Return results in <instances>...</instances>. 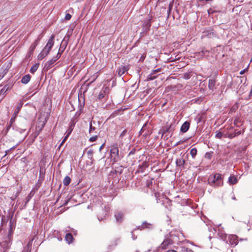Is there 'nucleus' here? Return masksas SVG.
<instances>
[{
	"instance_id": "f257e3e1",
	"label": "nucleus",
	"mask_w": 252,
	"mask_h": 252,
	"mask_svg": "<svg viewBox=\"0 0 252 252\" xmlns=\"http://www.w3.org/2000/svg\"><path fill=\"white\" fill-rule=\"evenodd\" d=\"M208 183L213 187H219L223 184L221 180V176L220 174L216 173L214 175L210 176L208 179Z\"/></svg>"
},
{
	"instance_id": "f03ea898",
	"label": "nucleus",
	"mask_w": 252,
	"mask_h": 252,
	"mask_svg": "<svg viewBox=\"0 0 252 252\" xmlns=\"http://www.w3.org/2000/svg\"><path fill=\"white\" fill-rule=\"evenodd\" d=\"M111 158L114 162L118 161L119 159V149L117 145L113 146L110 150Z\"/></svg>"
},
{
	"instance_id": "7ed1b4c3",
	"label": "nucleus",
	"mask_w": 252,
	"mask_h": 252,
	"mask_svg": "<svg viewBox=\"0 0 252 252\" xmlns=\"http://www.w3.org/2000/svg\"><path fill=\"white\" fill-rule=\"evenodd\" d=\"M54 35L52 34L49 39L46 45L44 47L43 49H44L46 52L50 53V50L54 44Z\"/></svg>"
},
{
	"instance_id": "20e7f679",
	"label": "nucleus",
	"mask_w": 252,
	"mask_h": 252,
	"mask_svg": "<svg viewBox=\"0 0 252 252\" xmlns=\"http://www.w3.org/2000/svg\"><path fill=\"white\" fill-rule=\"evenodd\" d=\"M173 243V240L172 238H166L164 240L161 244L159 248L162 250H165L168 248V247Z\"/></svg>"
},
{
	"instance_id": "39448f33",
	"label": "nucleus",
	"mask_w": 252,
	"mask_h": 252,
	"mask_svg": "<svg viewBox=\"0 0 252 252\" xmlns=\"http://www.w3.org/2000/svg\"><path fill=\"white\" fill-rule=\"evenodd\" d=\"M60 58V56H56L53 58L52 59L47 61L44 65V68L49 69H50L52 65L55 63L56 61H57Z\"/></svg>"
},
{
	"instance_id": "423d86ee",
	"label": "nucleus",
	"mask_w": 252,
	"mask_h": 252,
	"mask_svg": "<svg viewBox=\"0 0 252 252\" xmlns=\"http://www.w3.org/2000/svg\"><path fill=\"white\" fill-rule=\"evenodd\" d=\"M228 241L230 245L235 247L238 243V237L235 235H231L228 236Z\"/></svg>"
},
{
	"instance_id": "0eeeda50",
	"label": "nucleus",
	"mask_w": 252,
	"mask_h": 252,
	"mask_svg": "<svg viewBox=\"0 0 252 252\" xmlns=\"http://www.w3.org/2000/svg\"><path fill=\"white\" fill-rule=\"evenodd\" d=\"M110 92V88L108 87H104L100 92L98 97L99 99L104 98L106 95H108Z\"/></svg>"
},
{
	"instance_id": "6e6552de",
	"label": "nucleus",
	"mask_w": 252,
	"mask_h": 252,
	"mask_svg": "<svg viewBox=\"0 0 252 252\" xmlns=\"http://www.w3.org/2000/svg\"><path fill=\"white\" fill-rule=\"evenodd\" d=\"M184 157V155L182 157L178 158L176 160V165L182 169L184 168L185 164V158Z\"/></svg>"
},
{
	"instance_id": "1a4fd4ad",
	"label": "nucleus",
	"mask_w": 252,
	"mask_h": 252,
	"mask_svg": "<svg viewBox=\"0 0 252 252\" xmlns=\"http://www.w3.org/2000/svg\"><path fill=\"white\" fill-rule=\"evenodd\" d=\"M40 40V38H38L30 46L29 49V56H31L35 48H36V46L38 44L39 41Z\"/></svg>"
},
{
	"instance_id": "9d476101",
	"label": "nucleus",
	"mask_w": 252,
	"mask_h": 252,
	"mask_svg": "<svg viewBox=\"0 0 252 252\" xmlns=\"http://www.w3.org/2000/svg\"><path fill=\"white\" fill-rule=\"evenodd\" d=\"M204 36H207L209 38H211L215 35L213 30L212 29H205L203 32Z\"/></svg>"
},
{
	"instance_id": "9b49d317",
	"label": "nucleus",
	"mask_w": 252,
	"mask_h": 252,
	"mask_svg": "<svg viewBox=\"0 0 252 252\" xmlns=\"http://www.w3.org/2000/svg\"><path fill=\"white\" fill-rule=\"evenodd\" d=\"M241 134V131L236 129L234 133H228L225 134V137H228L230 139H232L235 136H238Z\"/></svg>"
},
{
	"instance_id": "f8f14e48",
	"label": "nucleus",
	"mask_w": 252,
	"mask_h": 252,
	"mask_svg": "<svg viewBox=\"0 0 252 252\" xmlns=\"http://www.w3.org/2000/svg\"><path fill=\"white\" fill-rule=\"evenodd\" d=\"M128 66H121L118 69V73L119 76H122L123 74H124L126 71H127L128 70Z\"/></svg>"
},
{
	"instance_id": "ddd939ff",
	"label": "nucleus",
	"mask_w": 252,
	"mask_h": 252,
	"mask_svg": "<svg viewBox=\"0 0 252 252\" xmlns=\"http://www.w3.org/2000/svg\"><path fill=\"white\" fill-rule=\"evenodd\" d=\"M14 212H12L11 214H10L9 217H10V221H9V229L8 235H10L12 233V230L14 228L13 222L14 220H12V217L13 216Z\"/></svg>"
},
{
	"instance_id": "4468645a",
	"label": "nucleus",
	"mask_w": 252,
	"mask_h": 252,
	"mask_svg": "<svg viewBox=\"0 0 252 252\" xmlns=\"http://www.w3.org/2000/svg\"><path fill=\"white\" fill-rule=\"evenodd\" d=\"M124 215L122 212H118L115 214V217L117 222H121L123 221Z\"/></svg>"
},
{
	"instance_id": "2eb2a0df",
	"label": "nucleus",
	"mask_w": 252,
	"mask_h": 252,
	"mask_svg": "<svg viewBox=\"0 0 252 252\" xmlns=\"http://www.w3.org/2000/svg\"><path fill=\"white\" fill-rule=\"evenodd\" d=\"M189 125H190V124H189V122H185L181 126V129H180L181 131L184 133L187 132L189 127Z\"/></svg>"
},
{
	"instance_id": "dca6fc26",
	"label": "nucleus",
	"mask_w": 252,
	"mask_h": 252,
	"mask_svg": "<svg viewBox=\"0 0 252 252\" xmlns=\"http://www.w3.org/2000/svg\"><path fill=\"white\" fill-rule=\"evenodd\" d=\"M49 53L46 52L44 49H42L41 52L38 55L37 59L39 60H43L45 57H46Z\"/></svg>"
},
{
	"instance_id": "f3484780",
	"label": "nucleus",
	"mask_w": 252,
	"mask_h": 252,
	"mask_svg": "<svg viewBox=\"0 0 252 252\" xmlns=\"http://www.w3.org/2000/svg\"><path fill=\"white\" fill-rule=\"evenodd\" d=\"M216 81L214 79L209 80L208 88L209 90L213 91L215 88Z\"/></svg>"
},
{
	"instance_id": "a211bd4d",
	"label": "nucleus",
	"mask_w": 252,
	"mask_h": 252,
	"mask_svg": "<svg viewBox=\"0 0 252 252\" xmlns=\"http://www.w3.org/2000/svg\"><path fill=\"white\" fill-rule=\"evenodd\" d=\"M238 182L237 178L235 176H230L228 178V183L230 185H234Z\"/></svg>"
},
{
	"instance_id": "6ab92c4d",
	"label": "nucleus",
	"mask_w": 252,
	"mask_h": 252,
	"mask_svg": "<svg viewBox=\"0 0 252 252\" xmlns=\"http://www.w3.org/2000/svg\"><path fill=\"white\" fill-rule=\"evenodd\" d=\"M151 226L152 225L150 223L145 221L142 223L141 226H139L137 228L140 230H142L145 228H151Z\"/></svg>"
},
{
	"instance_id": "aec40b11",
	"label": "nucleus",
	"mask_w": 252,
	"mask_h": 252,
	"mask_svg": "<svg viewBox=\"0 0 252 252\" xmlns=\"http://www.w3.org/2000/svg\"><path fill=\"white\" fill-rule=\"evenodd\" d=\"M73 236L71 233H68L65 235V240L67 242V243H68V244L71 243L73 241Z\"/></svg>"
},
{
	"instance_id": "412c9836",
	"label": "nucleus",
	"mask_w": 252,
	"mask_h": 252,
	"mask_svg": "<svg viewBox=\"0 0 252 252\" xmlns=\"http://www.w3.org/2000/svg\"><path fill=\"white\" fill-rule=\"evenodd\" d=\"M30 75L29 74H27L22 77L21 82L24 84H26L30 81Z\"/></svg>"
},
{
	"instance_id": "4be33fe9",
	"label": "nucleus",
	"mask_w": 252,
	"mask_h": 252,
	"mask_svg": "<svg viewBox=\"0 0 252 252\" xmlns=\"http://www.w3.org/2000/svg\"><path fill=\"white\" fill-rule=\"evenodd\" d=\"M20 108H21L20 106H18L17 108V110L15 111L14 113L13 114V116L12 117V118L10 121V123L11 124H12L15 121V119L17 116L18 113L19 112V110L20 109Z\"/></svg>"
},
{
	"instance_id": "5701e85b",
	"label": "nucleus",
	"mask_w": 252,
	"mask_h": 252,
	"mask_svg": "<svg viewBox=\"0 0 252 252\" xmlns=\"http://www.w3.org/2000/svg\"><path fill=\"white\" fill-rule=\"evenodd\" d=\"M95 124V122L91 121L90 123L89 126V133L90 134L93 133L94 131L96 129V128L95 126H93V125Z\"/></svg>"
},
{
	"instance_id": "b1692460",
	"label": "nucleus",
	"mask_w": 252,
	"mask_h": 252,
	"mask_svg": "<svg viewBox=\"0 0 252 252\" xmlns=\"http://www.w3.org/2000/svg\"><path fill=\"white\" fill-rule=\"evenodd\" d=\"M71 179L69 176H66L63 180V183L64 186H67L70 183Z\"/></svg>"
},
{
	"instance_id": "393cba45",
	"label": "nucleus",
	"mask_w": 252,
	"mask_h": 252,
	"mask_svg": "<svg viewBox=\"0 0 252 252\" xmlns=\"http://www.w3.org/2000/svg\"><path fill=\"white\" fill-rule=\"evenodd\" d=\"M39 64L38 63L34 64L32 66L30 69V72L32 73L33 74L37 70V69L39 67Z\"/></svg>"
},
{
	"instance_id": "a878e982",
	"label": "nucleus",
	"mask_w": 252,
	"mask_h": 252,
	"mask_svg": "<svg viewBox=\"0 0 252 252\" xmlns=\"http://www.w3.org/2000/svg\"><path fill=\"white\" fill-rule=\"evenodd\" d=\"M93 154H94V151L92 149H90L87 152L88 157V158L89 159H90L92 161V162L94 160V159H93Z\"/></svg>"
},
{
	"instance_id": "bb28decb",
	"label": "nucleus",
	"mask_w": 252,
	"mask_h": 252,
	"mask_svg": "<svg viewBox=\"0 0 252 252\" xmlns=\"http://www.w3.org/2000/svg\"><path fill=\"white\" fill-rule=\"evenodd\" d=\"M197 153V149L195 148L190 150V154L193 158H194Z\"/></svg>"
},
{
	"instance_id": "cd10ccee",
	"label": "nucleus",
	"mask_w": 252,
	"mask_h": 252,
	"mask_svg": "<svg viewBox=\"0 0 252 252\" xmlns=\"http://www.w3.org/2000/svg\"><path fill=\"white\" fill-rule=\"evenodd\" d=\"M156 77L157 76L155 75V73H154L153 71H152V72L147 76V80L148 81L152 80L155 79Z\"/></svg>"
},
{
	"instance_id": "c85d7f7f",
	"label": "nucleus",
	"mask_w": 252,
	"mask_h": 252,
	"mask_svg": "<svg viewBox=\"0 0 252 252\" xmlns=\"http://www.w3.org/2000/svg\"><path fill=\"white\" fill-rule=\"evenodd\" d=\"M241 122V120L240 119V118L239 117H237L235 119L234 121V124L237 127H239L240 126H239V123H240Z\"/></svg>"
},
{
	"instance_id": "c756f323",
	"label": "nucleus",
	"mask_w": 252,
	"mask_h": 252,
	"mask_svg": "<svg viewBox=\"0 0 252 252\" xmlns=\"http://www.w3.org/2000/svg\"><path fill=\"white\" fill-rule=\"evenodd\" d=\"M98 74L97 73H94L91 77L89 79V80L91 81V83L93 82L98 77Z\"/></svg>"
},
{
	"instance_id": "7c9ffc66",
	"label": "nucleus",
	"mask_w": 252,
	"mask_h": 252,
	"mask_svg": "<svg viewBox=\"0 0 252 252\" xmlns=\"http://www.w3.org/2000/svg\"><path fill=\"white\" fill-rule=\"evenodd\" d=\"M181 252H194L192 250L185 247H181Z\"/></svg>"
},
{
	"instance_id": "2f4dec72",
	"label": "nucleus",
	"mask_w": 252,
	"mask_h": 252,
	"mask_svg": "<svg viewBox=\"0 0 252 252\" xmlns=\"http://www.w3.org/2000/svg\"><path fill=\"white\" fill-rule=\"evenodd\" d=\"M223 136V133L221 132L217 131L216 132L215 137L217 138L220 139Z\"/></svg>"
},
{
	"instance_id": "473e14b6",
	"label": "nucleus",
	"mask_w": 252,
	"mask_h": 252,
	"mask_svg": "<svg viewBox=\"0 0 252 252\" xmlns=\"http://www.w3.org/2000/svg\"><path fill=\"white\" fill-rule=\"evenodd\" d=\"M190 77V72H186L184 74L183 78L185 79L188 80V79H189Z\"/></svg>"
},
{
	"instance_id": "72a5a7b5",
	"label": "nucleus",
	"mask_w": 252,
	"mask_h": 252,
	"mask_svg": "<svg viewBox=\"0 0 252 252\" xmlns=\"http://www.w3.org/2000/svg\"><path fill=\"white\" fill-rule=\"evenodd\" d=\"M97 138V135L92 136L90 138L89 141L91 142H94L96 140Z\"/></svg>"
},
{
	"instance_id": "f704fd0d",
	"label": "nucleus",
	"mask_w": 252,
	"mask_h": 252,
	"mask_svg": "<svg viewBox=\"0 0 252 252\" xmlns=\"http://www.w3.org/2000/svg\"><path fill=\"white\" fill-rule=\"evenodd\" d=\"M71 15L69 13H66L65 16V19L67 20H69L71 19Z\"/></svg>"
},
{
	"instance_id": "c9c22d12",
	"label": "nucleus",
	"mask_w": 252,
	"mask_h": 252,
	"mask_svg": "<svg viewBox=\"0 0 252 252\" xmlns=\"http://www.w3.org/2000/svg\"><path fill=\"white\" fill-rule=\"evenodd\" d=\"M8 87H7V86H5L3 87V89H2L0 91V92L1 93H2V92H6L8 90Z\"/></svg>"
},
{
	"instance_id": "e433bc0d",
	"label": "nucleus",
	"mask_w": 252,
	"mask_h": 252,
	"mask_svg": "<svg viewBox=\"0 0 252 252\" xmlns=\"http://www.w3.org/2000/svg\"><path fill=\"white\" fill-rule=\"evenodd\" d=\"M126 132L127 130L126 129L124 130L123 132L121 133L120 137H123L124 135H125Z\"/></svg>"
},
{
	"instance_id": "4c0bfd02",
	"label": "nucleus",
	"mask_w": 252,
	"mask_h": 252,
	"mask_svg": "<svg viewBox=\"0 0 252 252\" xmlns=\"http://www.w3.org/2000/svg\"><path fill=\"white\" fill-rule=\"evenodd\" d=\"M160 68H158L157 69L153 70V71L154 73L156 74V73L160 71Z\"/></svg>"
},
{
	"instance_id": "58836bf2",
	"label": "nucleus",
	"mask_w": 252,
	"mask_h": 252,
	"mask_svg": "<svg viewBox=\"0 0 252 252\" xmlns=\"http://www.w3.org/2000/svg\"><path fill=\"white\" fill-rule=\"evenodd\" d=\"M68 135H66L65 136V137L64 138V139L63 140V141L62 142V143H61L60 144V146H61L62 145H63V144L64 142V141L66 140L67 137Z\"/></svg>"
},
{
	"instance_id": "ea45409f",
	"label": "nucleus",
	"mask_w": 252,
	"mask_h": 252,
	"mask_svg": "<svg viewBox=\"0 0 252 252\" xmlns=\"http://www.w3.org/2000/svg\"><path fill=\"white\" fill-rule=\"evenodd\" d=\"M68 135H66L65 136V137L64 138V139L63 140V141L62 142V143H61L60 144V146H61L62 145H63V144L64 142V141L66 140L67 137Z\"/></svg>"
},
{
	"instance_id": "a19ab883",
	"label": "nucleus",
	"mask_w": 252,
	"mask_h": 252,
	"mask_svg": "<svg viewBox=\"0 0 252 252\" xmlns=\"http://www.w3.org/2000/svg\"><path fill=\"white\" fill-rule=\"evenodd\" d=\"M62 53H63V51H62L61 52H60V50H59V52L58 53V54H57V56H59H59H60V57H61V55H62Z\"/></svg>"
},
{
	"instance_id": "79ce46f5",
	"label": "nucleus",
	"mask_w": 252,
	"mask_h": 252,
	"mask_svg": "<svg viewBox=\"0 0 252 252\" xmlns=\"http://www.w3.org/2000/svg\"><path fill=\"white\" fill-rule=\"evenodd\" d=\"M43 126H44V125H42V126L40 128H39V131H38V132L37 133V135L39 134V132L41 130V129H42Z\"/></svg>"
},
{
	"instance_id": "37998d69",
	"label": "nucleus",
	"mask_w": 252,
	"mask_h": 252,
	"mask_svg": "<svg viewBox=\"0 0 252 252\" xmlns=\"http://www.w3.org/2000/svg\"><path fill=\"white\" fill-rule=\"evenodd\" d=\"M208 13L210 14L212 13H213V11L211 9H209L208 10Z\"/></svg>"
},
{
	"instance_id": "c03bdc74",
	"label": "nucleus",
	"mask_w": 252,
	"mask_h": 252,
	"mask_svg": "<svg viewBox=\"0 0 252 252\" xmlns=\"http://www.w3.org/2000/svg\"><path fill=\"white\" fill-rule=\"evenodd\" d=\"M131 233H132V238H133V240L136 239V237H135V236H134V235L133 234V232H131Z\"/></svg>"
},
{
	"instance_id": "a18cd8bd",
	"label": "nucleus",
	"mask_w": 252,
	"mask_h": 252,
	"mask_svg": "<svg viewBox=\"0 0 252 252\" xmlns=\"http://www.w3.org/2000/svg\"><path fill=\"white\" fill-rule=\"evenodd\" d=\"M166 252H177L175 250H168Z\"/></svg>"
},
{
	"instance_id": "49530a36",
	"label": "nucleus",
	"mask_w": 252,
	"mask_h": 252,
	"mask_svg": "<svg viewBox=\"0 0 252 252\" xmlns=\"http://www.w3.org/2000/svg\"><path fill=\"white\" fill-rule=\"evenodd\" d=\"M245 70H243L242 71H240V74H244V72H245Z\"/></svg>"
},
{
	"instance_id": "de8ad7c7",
	"label": "nucleus",
	"mask_w": 252,
	"mask_h": 252,
	"mask_svg": "<svg viewBox=\"0 0 252 252\" xmlns=\"http://www.w3.org/2000/svg\"><path fill=\"white\" fill-rule=\"evenodd\" d=\"M171 9V4H170L169 8V12L170 11Z\"/></svg>"
},
{
	"instance_id": "09e8293b",
	"label": "nucleus",
	"mask_w": 252,
	"mask_h": 252,
	"mask_svg": "<svg viewBox=\"0 0 252 252\" xmlns=\"http://www.w3.org/2000/svg\"><path fill=\"white\" fill-rule=\"evenodd\" d=\"M103 145H102L100 146V148H99V150H100V151H101V149H102V148H103Z\"/></svg>"
},
{
	"instance_id": "8fccbe9b",
	"label": "nucleus",
	"mask_w": 252,
	"mask_h": 252,
	"mask_svg": "<svg viewBox=\"0 0 252 252\" xmlns=\"http://www.w3.org/2000/svg\"><path fill=\"white\" fill-rule=\"evenodd\" d=\"M31 245H32L31 243L30 242H29L28 244V246H31Z\"/></svg>"
},
{
	"instance_id": "3c124183",
	"label": "nucleus",
	"mask_w": 252,
	"mask_h": 252,
	"mask_svg": "<svg viewBox=\"0 0 252 252\" xmlns=\"http://www.w3.org/2000/svg\"><path fill=\"white\" fill-rule=\"evenodd\" d=\"M232 199L235 200L236 199V197L234 196L233 197H232Z\"/></svg>"
},
{
	"instance_id": "603ef678",
	"label": "nucleus",
	"mask_w": 252,
	"mask_h": 252,
	"mask_svg": "<svg viewBox=\"0 0 252 252\" xmlns=\"http://www.w3.org/2000/svg\"><path fill=\"white\" fill-rule=\"evenodd\" d=\"M168 129H166V130L164 132V133H166V132H167V131H168Z\"/></svg>"
},
{
	"instance_id": "864d4df0",
	"label": "nucleus",
	"mask_w": 252,
	"mask_h": 252,
	"mask_svg": "<svg viewBox=\"0 0 252 252\" xmlns=\"http://www.w3.org/2000/svg\"><path fill=\"white\" fill-rule=\"evenodd\" d=\"M132 153H133V152L131 151V152L129 153V155H130V154H131Z\"/></svg>"
},
{
	"instance_id": "5fc2aeb1",
	"label": "nucleus",
	"mask_w": 252,
	"mask_h": 252,
	"mask_svg": "<svg viewBox=\"0 0 252 252\" xmlns=\"http://www.w3.org/2000/svg\"><path fill=\"white\" fill-rule=\"evenodd\" d=\"M7 152H8V150H7V151H6V154H5V155L7 154Z\"/></svg>"
},
{
	"instance_id": "6e6d98bb",
	"label": "nucleus",
	"mask_w": 252,
	"mask_h": 252,
	"mask_svg": "<svg viewBox=\"0 0 252 252\" xmlns=\"http://www.w3.org/2000/svg\"><path fill=\"white\" fill-rule=\"evenodd\" d=\"M7 152H8V150H7V151H6V154H5V155L7 154Z\"/></svg>"
},
{
	"instance_id": "4d7b16f0",
	"label": "nucleus",
	"mask_w": 252,
	"mask_h": 252,
	"mask_svg": "<svg viewBox=\"0 0 252 252\" xmlns=\"http://www.w3.org/2000/svg\"><path fill=\"white\" fill-rule=\"evenodd\" d=\"M67 203V201H66L65 203H64V205H66Z\"/></svg>"
}]
</instances>
